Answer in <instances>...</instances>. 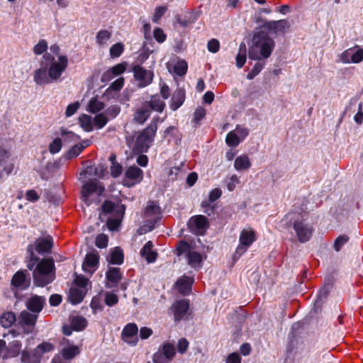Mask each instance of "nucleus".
I'll list each match as a JSON object with an SVG mask.
<instances>
[{
    "instance_id": "46",
    "label": "nucleus",
    "mask_w": 363,
    "mask_h": 363,
    "mask_svg": "<svg viewBox=\"0 0 363 363\" xmlns=\"http://www.w3.org/2000/svg\"><path fill=\"white\" fill-rule=\"evenodd\" d=\"M264 60L257 61L251 71L247 74V79L249 80L253 79L264 69Z\"/></svg>"
},
{
    "instance_id": "50",
    "label": "nucleus",
    "mask_w": 363,
    "mask_h": 363,
    "mask_svg": "<svg viewBox=\"0 0 363 363\" xmlns=\"http://www.w3.org/2000/svg\"><path fill=\"white\" fill-rule=\"evenodd\" d=\"M201 207L203 208V212L208 216H213L215 213L216 205L208 200H203L201 203Z\"/></svg>"
},
{
    "instance_id": "38",
    "label": "nucleus",
    "mask_w": 363,
    "mask_h": 363,
    "mask_svg": "<svg viewBox=\"0 0 363 363\" xmlns=\"http://www.w3.org/2000/svg\"><path fill=\"white\" fill-rule=\"evenodd\" d=\"M246 45L244 42H242L239 45V50L236 55V66L238 68H242L246 62Z\"/></svg>"
},
{
    "instance_id": "1",
    "label": "nucleus",
    "mask_w": 363,
    "mask_h": 363,
    "mask_svg": "<svg viewBox=\"0 0 363 363\" xmlns=\"http://www.w3.org/2000/svg\"><path fill=\"white\" fill-rule=\"evenodd\" d=\"M48 251H29L27 267L33 270L34 284L43 287L55 279V264L52 259L40 258Z\"/></svg>"
},
{
    "instance_id": "30",
    "label": "nucleus",
    "mask_w": 363,
    "mask_h": 363,
    "mask_svg": "<svg viewBox=\"0 0 363 363\" xmlns=\"http://www.w3.org/2000/svg\"><path fill=\"white\" fill-rule=\"evenodd\" d=\"M106 172V167L105 165L99 164L98 166H88L82 174L89 177H98L99 178H103Z\"/></svg>"
},
{
    "instance_id": "39",
    "label": "nucleus",
    "mask_w": 363,
    "mask_h": 363,
    "mask_svg": "<svg viewBox=\"0 0 363 363\" xmlns=\"http://www.w3.org/2000/svg\"><path fill=\"white\" fill-rule=\"evenodd\" d=\"M106 260L111 264H121L124 260L123 251H111L106 257Z\"/></svg>"
},
{
    "instance_id": "36",
    "label": "nucleus",
    "mask_w": 363,
    "mask_h": 363,
    "mask_svg": "<svg viewBox=\"0 0 363 363\" xmlns=\"http://www.w3.org/2000/svg\"><path fill=\"white\" fill-rule=\"evenodd\" d=\"M16 320V314L11 311L5 312L0 316V324L5 328H10Z\"/></svg>"
},
{
    "instance_id": "32",
    "label": "nucleus",
    "mask_w": 363,
    "mask_h": 363,
    "mask_svg": "<svg viewBox=\"0 0 363 363\" xmlns=\"http://www.w3.org/2000/svg\"><path fill=\"white\" fill-rule=\"evenodd\" d=\"M125 175L128 179L135 180V183H140L143 178V171L133 165L126 169Z\"/></svg>"
},
{
    "instance_id": "14",
    "label": "nucleus",
    "mask_w": 363,
    "mask_h": 363,
    "mask_svg": "<svg viewBox=\"0 0 363 363\" xmlns=\"http://www.w3.org/2000/svg\"><path fill=\"white\" fill-rule=\"evenodd\" d=\"M61 355L65 360H70L78 355L81 349L80 347L75 345L67 338H62L60 341Z\"/></svg>"
},
{
    "instance_id": "21",
    "label": "nucleus",
    "mask_w": 363,
    "mask_h": 363,
    "mask_svg": "<svg viewBox=\"0 0 363 363\" xmlns=\"http://www.w3.org/2000/svg\"><path fill=\"white\" fill-rule=\"evenodd\" d=\"M263 27L272 33L277 35L279 33H284L285 30L290 27V23L286 19L270 21L265 23Z\"/></svg>"
},
{
    "instance_id": "59",
    "label": "nucleus",
    "mask_w": 363,
    "mask_h": 363,
    "mask_svg": "<svg viewBox=\"0 0 363 363\" xmlns=\"http://www.w3.org/2000/svg\"><path fill=\"white\" fill-rule=\"evenodd\" d=\"M349 240V237L346 235H341L338 236L333 244V247L335 250H340L345 244H346Z\"/></svg>"
},
{
    "instance_id": "55",
    "label": "nucleus",
    "mask_w": 363,
    "mask_h": 363,
    "mask_svg": "<svg viewBox=\"0 0 363 363\" xmlns=\"http://www.w3.org/2000/svg\"><path fill=\"white\" fill-rule=\"evenodd\" d=\"M48 49V43L47 41L44 39H41L39 42L34 46L33 52L35 55H41Z\"/></svg>"
},
{
    "instance_id": "23",
    "label": "nucleus",
    "mask_w": 363,
    "mask_h": 363,
    "mask_svg": "<svg viewBox=\"0 0 363 363\" xmlns=\"http://www.w3.org/2000/svg\"><path fill=\"white\" fill-rule=\"evenodd\" d=\"M13 170V164L9 162V152L0 147V179L9 175Z\"/></svg>"
},
{
    "instance_id": "16",
    "label": "nucleus",
    "mask_w": 363,
    "mask_h": 363,
    "mask_svg": "<svg viewBox=\"0 0 363 363\" xmlns=\"http://www.w3.org/2000/svg\"><path fill=\"white\" fill-rule=\"evenodd\" d=\"M99 255L97 251L88 252L83 261L82 269L84 272L92 274L99 268Z\"/></svg>"
},
{
    "instance_id": "58",
    "label": "nucleus",
    "mask_w": 363,
    "mask_h": 363,
    "mask_svg": "<svg viewBox=\"0 0 363 363\" xmlns=\"http://www.w3.org/2000/svg\"><path fill=\"white\" fill-rule=\"evenodd\" d=\"M104 301L108 306H113L118 303V298L116 294L113 292H106L105 294Z\"/></svg>"
},
{
    "instance_id": "24",
    "label": "nucleus",
    "mask_w": 363,
    "mask_h": 363,
    "mask_svg": "<svg viewBox=\"0 0 363 363\" xmlns=\"http://www.w3.org/2000/svg\"><path fill=\"white\" fill-rule=\"evenodd\" d=\"M33 81L37 85H45L52 83L50 79L48 69L46 67H42L36 70L33 73Z\"/></svg>"
},
{
    "instance_id": "33",
    "label": "nucleus",
    "mask_w": 363,
    "mask_h": 363,
    "mask_svg": "<svg viewBox=\"0 0 363 363\" xmlns=\"http://www.w3.org/2000/svg\"><path fill=\"white\" fill-rule=\"evenodd\" d=\"M151 113L147 108L143 104L134 114V121L138 124H143L150 117Z\"/></svg>"
},
{
    "instance_id": "60",
    "label": "nucleus",
    "mask_w": 363,
    "mask_h": 363,
    "mask_svg": "<svg viewBox=\"0 0 363 363\" xmlns=\"http://www.w3.org/2000/svg\"><path fill=\"white\" fill-rule=\"evenodd\" d=\"M363 60V49L352 48V63H359Z\"/></svg>"
},
{
    "instance_id": "19",
    "label": "nucleus",
    "mask_w": 363,
    "mask_h": 363,
    "mask_svg": "<svg viewBox=\"0 0 363 363\" xmlns=\"http://www.w3.org/2000/svg\"><path fill=\"white\" fill-rule=\"evenodd\" d=\"M294 229L296 233L300 242H307L312 235V228L305 222L301 220H295L294 223Z\"/></svg>"
},
{
    "instance_id": "52",
    "label": "nucleus",
    "mask_w": 363,
    "mask_h": 363,
    "mask_svg": "<svg viewBox=\"0 0 363 363\" xmlns=\"http://www.w3.org/2000/svg\"><path fill=\"white\" fill-rule=\"evenodd\" d=\"M124 50V45L121 43H117L113 45L110 48V55L111 57H118Z\"/></svg>"
},
{
    "instance_id": "34",
    "label": "nucleus",
    "mask_w": 363,
    "mask_h": 363,
    "mask_svg": "<svg viewBox=\"0 0 363 363\" xmlns=\"http://www.w3.org/2000/svg\"><path fill=\"white\" fill-rule=\"evenodd\" d=\"M251 167V162L247 155H240L235 158L234 167L237 171H244Z\"/></svg>"
},
{
    "instance_id": "6",
    "label": "nucleus",
    "mask_w": 363,
    "mask_h": 363,
    "mask_svg": "<svg viewBox=\"0 0 363 363\" xmlns=\"http://www.w3.org/2000/svg\"><path fill=\"white\" fill-rule=\"evenodd\" d=\"M176 354L174 345L169 342L163 343L157 352L152 357L154 363H169Z\"/></svg>"
},
{
    "instance_id": "8",
    "label": "nucleus",
    "mask_w": 363,
    "mask_h": 363,
    "mask_svg": "<svg viewBox=\"0 0 363 363\" xmlns=\"http://www.w3.org/2000/svg\"><path fill=\"white\" fill-rule=\"evenodd\" d=\"M187 226L192 233L203 235L208 228V222L205 216L197 215L189 218Z\"/></svg>"
},
{
    "instance_id": "12",
    "label": "nucleus",
    "mask_w": 363,
    "mask_h": 363,
    "mask_svg": "<svg viewBox=\"0 0 363 363\" xmlns=\"http://www.w3.org/2000/svg\"><path fill=\"white\" fill-rule=\"evenodd\" d=\"M68 65V59L65 55L58 56V61L50 64L48 69L52 83L57 81Z\"/></svg>"
},
{
    "instance_id": "9",
    "label": "nucleus",
    "mask_w": 363,
    "mask_h": 363,
    "mask_svg": "<svg viewBox=\"0 0 363 363\" xmlns=\"http://www.w3.org/2000/svg\"><path fill=\"white\" fill-rule=\"evenodd\" d=\"M134 78L138 82L139 87H145L150 84L154 77V73L142 66L137 65L133 67Z\"/></svg>"
},
{
    "instance_id": "61",
    "label": "nucleus",
    "mask_w": 363,
    "mask_h": 363,
    "mask_svg": "<svg viewBox=\"0 0 363 363\" xmlns=\"http://www.w3.org/2000/svg\"><path fill=\"white\" fill-rule=\"evenodd\" d=\"M90 307L94 313L101 311L103 309V306L99 297H94L90 303Z\"/></svg>"
},
{
    "instance_id": "57",
    "label": "nucleus",
    "mask_w": 363,
    "mask_h": 363,
    "mask_svg": "<svg viewBox=\"0 0 363 363\" xmlns=\"http://www.w3.org/2000/svg\"><path fill=\"white\" fill-rule=\"evenodd\" d=\"M167 11V6H157L155 9V12L152 16V22L153 23H157L159 20L161 18V17L165 13V12Z\"/></svg>"
},
{
    "instance_id": "17",
    "label": "nucleus",
    "mask_w": 363,
    "mask_h": 363,
    "mask_svg": "<svg viewBox=\"0 0 363 363\" xmlns=\"http://www.w3.org/2000/svg\"><path fill=\"white\" fill-rule=\"evenodd\" d=\"M189 308V301L186 299H181L174 301L170 308V310L174 314V321L179 322L184 318Z\"/></svg>"
},
{
    "instance_id": "54",
    "label": "nucleus",
    "mask_w": 363,
    "mask_h": 363,
    "mask_svg": "<svg viewBox=\"0 0 363 363\" xmlns=\"http://www.w3.org/2000/svg\"><path fill=\"white\" fill-rule=\"evenodd\" d=\"M108 122L107 117L103 113H99L94 118V123L97 128L101 129L104 128Z\"/></svg>"
},
{
    "instance_id": "27",
    "label": "nucleus",
    "mask_w": 363,
    "mask_h": 363,
    "mask_svg": "<svg viewBox=\"0 0 363 363\" xmlns=\"http://www.w3.org/2000/svg\"><path fill=\"white\" fill-rule=\"evenodd\" d=\"M143 104L151 111L162 113L166 106L165 102L158 95L152 96L150 101H147Z\"/></svg>"
},
{
    "instance_id": "28",
    "label": "nucleus",
    "mask_w": 363,
    "mask_h": 363,
    "mask_svg": "<svg viewBox=\"0 0 363 363\" xmlns=\"http://www.w3.org/2000/svg\"><path fill=\"white\" fill-rule=\"evenodd\" d=\"M186 93L184 89L177 88L173 93L169 104V107L172 111H177L182 106L185 101Z\"/></svg>"
},
{
    "instance_id": "41",
    "label": "nucleus",
    "mask_w": 363,
    "mask_h": 363,
    "mask_svg": "<svg viewBox=\"0 0 363 363\" xmlns=\"http://www.w3.org/2000/svg\"><path fill=\"white\" fill-rule=\"evenodd\" d=\"M60 135L63 138V141L65 143H70L72 142H77L80 139V137L74 133L67 130L62 127L60 128Z\"/></svg>"
},
{
    "instance_id": "49",
    "label": "nucleus",
    "mask_w": 363,
    "mask_h": 363,
    "mask_svg": "<svg viewBox=\"0 0 363 363\" xmlns=\"http://www.w3.org/2000/svg\"><path fill=\"white\" fill-rule=\"evenodd\" d=\"M225 142L228 146L236 147L241 142V140L235 132L231 131L227 134Z\"/></svg>"
},
{
    "instance_id": "26",
    "label": "nucleus",
    "mask_w": 363,
    "mask_h": 363,
    "mask_svg": "<svg viewBox=\"0 0 363 363\" xmlns=\"http://www.w3.org/2000/svg\"><path fill=\"white\" fill-rule=\"evenodd\" d=\"M55 349V346L49 342H43L38 345L33 350L32 358L33 362H40L41 357L47 352H50Z\"/></svg>"
},
{
    "instance_id": "22",
    "label": "nucleus",
    "mask_w": 363,
    "mask_h": 363,
    "mask_svg": "<svg viewBox=\"0 0 363 363\" xmlns=\"http://www.w3.org/2000/svg\"><path fill=\"white\" fill-rule=\"evenodd\" d=\"M46 299L43 296L33 295L26 302V306L28 311L36 314H39L43 310Z\"/></svg>"
},
{
    "instance_id": "5",
    "label": "nucleus",
    "mask_w": 363,
    "mask_h": 363,
    "mask_svg": "<svg viewBox=\"0 0 363 363\" xmlns=\"http://www.w3.org/2000/svg\"><path fill=\"white\" fill-rule=\"evenodd\" d=\"M158 121L159 117L154 118L150 124L137 137L135 145L138 152H147L149 149L157 130Z\"/></svg>"
},
{
    "instance_id": "10",
    "label": "nucleus",
    "mask_w": 363,
    "mask_h": 363,
    "mask_svg": "<svg viewBox=\"0 0 363 363\" xmlns=\"http://www.w3.org/2000/svg\"><path fill=\"white\" fill-rule=\"evenodd\" d=\"M54 247L53 238L46 231H40L33 243L27 250H51Z\"/></svg>"
},
{
    "instance_id": "25",
    "label": "nucleus",
    "mask_w": 363,
    "mask_h": 363,
    "mask_svg": "<svg viewBox=\"0 0 363 363\" xmlns=\"http://www.w3.org/2000/svg\"><path fill=\"white\" fill-rule=\"evenodd\" d=\"M240 245L245 248L250 247L256 240L255 231L251 228L243 229L239 238Z\"/></svg>"
},
{
    "instance_id": "3",
    "label": "nucleus",
    "mask_w": 363,
    "mask_h": 363,
    "mask_svg": "<svg viewBox=\"0 0 363 363\" xmlns=\"http://www.w3.org/2000/svg\"><path fill=\"white\" fill-rule=\"evenodd\" d=\"M125 206L121 203L116 204L111 201H105L101 206L99 219L106 222L110 231H118L124 217Z\"/></svg>"
},
{
    "instance_id": "4",
    "label": "nucleus",
    "mask_w": 363,
    "mask_h": 363,
    "mask_svg": "<svg viewBox=\"0 0 363 363\" xmlns=\"http://www.w3.org/2000/svg\"><path fill=\"white\" fill-rule=\"evenodd\" d=\"M89 286H91V281L89 279L82 274L76 275L69 290V301L73 305L81 303L88 291Z\"/></svg>"
},
{
    "instance_id": "45",
    "label": "nucleus",
    "mask_w": 363,
    "mask_h": 363,
    "mask_svg": "<svg viewBox=\"0 0 363 363\" xmlns=\"http://www.w3.org/2000/svg\"><path fill=\"white\" fill-rule=\"evenodd\" d=\"M79 122L81 127L86 132L93 130L91 117L90 116L82 114L79 117Z\"/></svg>"
},
{
    "instance_id": "15",
    "label": "nucleus",
    "mask_w": 363,
    "mask_h": 363,
    "mask_svg": "<svg viewBox=\"0 0 363 363\" xmlns=\"http://www.w3.org/2000/svg\"><path fill=\"white\" fill-rule=\"evenodd\" d=\"M11 284L12 288L18 290L23 291L27 289L30 284L29 274L26 270L16 272L11 279Z\"/></svg>"
},
{
    "instance_id": "37",
    "label": "nucleus",
    "mask_w": 363,
    "mask_h": 363,
    "mask_svg": "<svg viewBox=\"0 0 363 363\" xmlns=\"http://www.w3.org/2000/svg\"><path fill=\"white\" fill-rule=\"evenodd\" d=\"M160 219L161 216H157L152 219L146 220L145 223L138 230V233L141 235L152 231L155 228L156 224L160 220Z\"/></svg>"
},
{
    "instance_id": "20",
    "label": "nucleus",
    "mask_w": 363,
    "mask_h": 363,
    "mask_svg": "<svg viewBox=\"0 0 363 363\" xmlns=\"http://www.w3.org/2000/svg\"><path fill=\"white\" fill-rule=\"evenodd\" d=\"M105 275L106 287L108 289L116 287L123 277V274L118 267H108Z\"/></svg>"
},
{
    "instance_id": "56",
    "label": "nucleus",
    "mask_w": 363,
    "mask_h": 363,
    "mask_svg": "<svg viewBox=\"0 0 363 363\" xmlns=\"http://www.w3.org/2000/svg\"><path fill=\"white\" fill-rule=\"evenodd\" d=\"M140 255L147 263L154 262L157 257V251H140Z\"/></svg>"
},
{
    "instance_id": "29",
    "label": "nucleus",
    "mask_w": 363,
    "mask_h": 363,
    "mask_svg": "<svg viewBox=\"0 0 363 363\" xmlns=\"http://www.w3.org/2000/svg\"><path fill=\"white\" fill-rule=\"evenodd\" d=\"M192 284L193 279L191 277L183 276L177 281L175 287L179 294L187 295L191 291Z\"/></svg>"
},
{
    "instance_id": "35",
    "label": "nucleus",
    "mask_w": 363,
    "mask_h": 363,
    "mask_svg": "<svg viewBox=\"0 0 363 363\" xmlns=\"http://www.w3.org/2000/svg\"><path fill=\"white\" fill-rule=\"evenodd\" d=\"M145 216H161V208L160 206L153 201L147 202V206L145 208Z\"/></svg>"
},
{
    "instance_id": "7",
    "label": "nucleus",
    "mask_w": 363,
    "mask_h": 363,
    "mask_svg": "<svg viewBox=\"0 0 363 363\" xmlns=\"http://www.w3.org/2000/svg\"><path fill=\"white\" fill-rule=\"evenodd\" d=\"M38 317V314L28 310H23L20 313L17 319L18 324L23 328L24 333L29 334L33 331Z\"/></svg>"
},
{
    "instance_id": "43",
    "label": "nucleus",
    "mask_w": 363,
    "mask_h": 363,
    "mask_svg": "<svg viewBox=\"0 0 363 363\" xmlns=\"http://www.w3.org/2000/svg\"><path fill=\"white\" fill-rule=\"evenodd\" d=\"M88 145H83L82 144H77L74 146H72L69 151L67 152L65 157L66 160H71L72 158H74L77 157L82 150L87 147Z\"/></svg>"
},
{
    "instance_id": "2",
    "label": "nucleus",
    "mask_w": 363,
    "mask_h": 363,
    "mask_svg": "<svg viewBox=\"0 0 363 363\" xmlns=\"http://www.w3.org/2000/svg\"><path fill=\"white\" fill-rule=\"evenodd\" d=\"M274 48L275 42L267 32L262 30H256L248 49V57L255 61L265 60L271 56Z\"/></svg>"
},
{
    "instance_id": "48",
    "label": "nucleus",
    "mask_w": 363,
    "mask_h": 363,
    "mask_svg": "<svg viewBox=\"0 0 363 363\" xmlns=\"http://www.w3.org/2000/svg\"><path fill=\"white\" fill-rule=\"evenodd\" d=\"M111 33L107 30H99L96 36V43L99 45H104L110 39Z\"/></svg>"
},
{
    "instance_id": "62",
    "label": "nucleus",
    "mask_w": 363,
    "mask_h": 363,
    "mask_svg": "<svg viewBox=\"0 0 363 363\" xmlns=\"http://www.w3.org/2000/svg\"><path fill=\"white\" fill-rule=\"evenodd\" d=\"M189 347V342L186 338H181L179 340L177 345L178 352L184 354Z\"/></svg>"
},
{
    "instance_id": "42",
    "label": "nucleus",
    "mask_w": 363,
    "mask_h": 363,
    "mask_svg": "<svg viewBox=\"0 0 363 363\" xmlns=\"http://www.w3.org/2000/svg\"><path fill=\"white\" fill-rule=\"evenodd\" d=\"M87 325V321L83 316L77 315L72 318L71 320L72 327L77 331L84 330Z\"/></svg>"
},
{
    "instance_id": "18",
    "label": "nucleus",
    "mask_w": 363,
    "mask_h": 363,
    "mask_svg": "<svg viewBox=\"0 0 363 363\" xmlns=\"http://www.w3.org/2000/svg\"><path fill=\"white\" fill-rule=\"evenodd\" d=\"M138 328L135 323L127 324L121 333L123 340L132 346L136 345L138 341Z\"/></svg>"
},
{
    "instance_id": "53",
    "label": "nucleus",
    "mask_w": 363,
    "mask_h": 363,
    "mask_svg": "<svg viewBox=\"0 0 363 363\" xmlns=\"http://www.w3.org/2000/svg\"><path fill=\"white\" fill-rule=\"evenodd\" d=\"M108 238L106 235L101 233L98 235L95 239V245L100 249L106 248L108 245Z\"/></svg>"
},
{
    "instance_id": "44",
    "label": "nucleus",
    "mask_w": 363,
    "mask_h": 363,
    "mask_svg": "<svg viewBox=\"0 0 363 363\" xmlns=\"http://www.w3.org/2000/svg\"><path fill=\"white\" fill-rule=\"evenodd\" d=\"M104 108V104L96 98H91L88 104L87 110L92 113H96Z\"/></svg>"
},
{
    "instance_id": "47",
    "label": "nucleus",
    "mask_w": 363,
    "mask_h": 363,
    "mask_svg": "<svg viewBox=\"0 0 363 363\" xmlns=\"http://www.w3.org/2000/svg\"><path fill=\"white\" fill-rule=\"evenodd\" d=\"M188 69L187 62L184 60H179L174 67V71L175 74L179 77H182L186 74Z\"/></svg>"
},
{
    "instance_id": "13",
    "label": "nucleus",
    "mask_w": 363,
    "mask_h": 363,
    "mask_svg": "<svg viewBox=\"0 0 363 363\" xmlns=\"http://www.w3.org/2000/svg\"><path fill=\"white\" fill-rule=\"evenodd\" d=\"M184 252H185L187 264L195 270L202 267L203 261L207 257L201 251H177V256H181Z\"/></svg>"
},
{
    "instance_id": "40",
    "label": "nucleus",
    "mask_w": 363,
    "mask_h": 363,
    "mask_svg": "<svg viewBox=\"0 0 363 363\" xmlns=\"http://www.w3.org/2000/svg\"><path fill=\"white\" fill-rule=\"evenodd\" d=\"M330 288H328V286H323L320 291L318 293L316 299L314 302V307L315 308L318 309L320 308L323 303L324 301L326 299L330 291Z\"/></svg>"
},
{
    "instance_id": "31",
    "label": "nucleus",
    "mask_w": 363,
    "mask_h": 363,
    "mask_svg": "<svg viewBox=\"0 0 363 363\" xmlns=\"http://www.w3.org/2000/svg\"><path fill=\"white\" fill-rule=\"evenodd\" d=\"M126 67L125 64H118L108 70H107L101 77L102 81L111 80L113 78L120 75L125 71Z\"/></svg>"
},
{
    "instance_id": "64",
    "label": "nucleus",
    "mask_w": 363,
    "mask_h": 363,
    "mask_svg": "<svg viewBox=\"0 0 363 363\" xmlns=\"http://www.w3.org/2000/svg\"><path fill=\"white\" fill-rule=\"evenodd\" d=\"M155 39L160 43L164 42L166 40V35L160 28H156L153 31Z\"/></svg>"
},
{
    "instance_id": "63",
    "label": "nucleus",
    "mask_w": 363,
    "mask_h": 363,
    "mask_svg": "<svg viewBox=\"0 0 363 363\" xmlns=\"http://www.w3.org/2000/svg\"><path fill=\"white\" fill-rule=\"evenodd\" d=\"M122 171L123 167L119 163H113L111 165V174L113 177H118L121 174Z\"/></svg>"
},
{
    "instance_id": "51",
    "label": "nucleus",
    "mask_w": 363,
    "mask_h": 363,
    "mask_svg": "<svg viewBox=\"0 0 363 363\" xmlns=\"http://www.w3.org/2000/svg\"><path fill=\"white\" fill-rule=\"evenodd\" d=\"M62 147V139L56 138L50 143L49 151L51 154L55 155L61 150Z\"/></svg>"
},
{
    "instance_id": "11",
    "label": "nucleus",
    "mask_w": 363,
    "mask_h": 363,
    "mask_svg": "<svg viewBox=\"0 0 363 363\" xmlns=\"http://www.w3.org/2000/svg\"><path fill=\"white\" fill-rule=\"evenodd\" d=\"M104 191V187L101 186L97 181L90 180L82 186V200L87 206H90L91 201L89 199V196L94 193H96L97 195L100 196L103 194Z\"/></svg>"
}]
</instances>
